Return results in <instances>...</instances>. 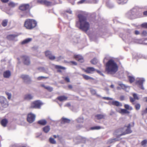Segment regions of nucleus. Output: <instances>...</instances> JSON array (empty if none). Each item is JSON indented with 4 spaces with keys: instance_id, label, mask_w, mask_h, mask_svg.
Returning a JSON list of instances; mask_svg holds the SVG:
<instances>
[{
    "instance_id": "obj_1",
    "label": "nucleus",
    "mask_w": 147,
    "mask_h": 147,
    "mask_svg": "<svg viewBox=\"0 0 147 147\" xmlns=\"http://www.w3.org/2000/svg\"><path fill=\"white\" fill-rule=\"evenodd\" d=\"M78 21L76 22V26L82 31L86 32L89 30L90 24L87 21V16L85 14H79L78 15Z\"/></svg>"
},
{
    "instance_id": "obj_2",
    "label": "nucleus",
    "mask_w": 147,
    "mask_h": 147,
    "mask_svg": "<svg viewBox=\"0 0 147 147\" xmlns=\"http://www.w3.org/2000/svg\"><path fill=\"white\" fill-rule=\"evenodd\" d=\"M118 68L116 62L112 59L109 60L105 64V71L108 74H114L117 71Z\"/></svg>"
},
{
    "instance_id": "obj_3",
    "label": "nucleus",
    "mask_w": 147,
    "mask_h": 147,
    "mask_svg": "<svg viewBox=\"0 0 147 147\" xmlns=\"http://www.w3.org/2000/svg\"><path fill=\"white\" fill-rule=\"evenodd\" d=\"M37 22L34 20L27 19L24 23V26L26 29L32 30L35 28L37 25Z\"/></svg>"
},
{
    "instance_id": "obj_4",
    "label": "nucleus",
    "mask_w": 147,
    "mask_h": 147,
    "mask_svg": "<svg viewBox=\"0 0 147 147\" xmlns=\"http://www.w3.org/2000/svg\"><path fill=\"white\" fill-rule=\"evenodd\" d=\"M42 104L43 103L40 100H36L31 103L29 109H40Z\"/></svg>"
},
{
    "instance_id": "obj_5",
    "label": "nucleus",
    "mask_w": 147,
    "mask_h": 147,
    "mask_svg": "<svg viewBox=\"0 0 147 147\" xmlns=\"http://www.w3.org/2000/svg\"><path fill=\"white\" fill-rule=\"evenodd\" d=\"M83 70L86 73L88 74H92L96 71L97 73L101 75H103L101 72L98 70H96L95 68L92 67H87L86 69H83Z\"/></svg>"
},
{
    "instance_id": "obj_6",
    "label": "nucleus",
    "mask_w": 147,
    "mask_h": 147,
    "mask_svg": "<svg viewBox=\"0 0 147 147\" xmlns=\"http://www.w3.org/2000/svg\"><path fill=\"white\" fill-rule=\"evenodd\" d=\"M20 78L22 79L24 82L26 84H30L31 82V79L28 75L22 74L20 76Z\"/></svg>"
},
{
    "instance_id": "obj_7",
    "label": "nucleus",
    "mask_w": 147,
    "mask_h": 147,
    "mask_svg": "<svg viewBox=\"0 0 147 147\" xmlns=\"http://www.w3.org/2000/svg\"><path fill=\"white\" fill-rule=\"evenodd\" d=\"M0 103L1 106L3 107L6 108L8 106L7 100L5 97L3 96H0Z\"/></svg>"
},
{
    "instance_id": "obj_8",
    "label": "nucleus",
    "mask_w": 147,
    "mask_h": 147,
    "mask_svg": "<svg viewBox=\"0 0 147 147\" xmlns=\"http://www.w3.org/2000/svg\"><path fill=\"white\" fill-rule=\"evenodd\" d=\"M145 81L144 78H141L137 79L135 82V84L137 85L138 87L142 90H144V88L143 86V82Z\"/></svg>"
},
{
    "instance_id": "obj_9",
    "label": "nucleus",
    "mask_w": 147,
    "mask_h": 147,
    "mask_svg": "<svg viewBox=\"0 0 147 147\" xmlns=\"http://www.w3.org/2000/svg\"><path fill=\"white\" fill-rule=\"evenodd\" d=\"M30 8L29 4H22L19 7V9L22 11L30 10Z\"/></svg>"
},
{
    "instance_id": "obj_10",
    "label": "nucleus",
    "mask_w": 147,
    "mask_h": 147,
    "mask_svg": "<svg viewBox=\"0 0 147 147\" xmlns=\"http://www.w3.org/2000/svg\"><path fill=\"white\" fill-rule=\"evenodd\" d=\"M35 117V115L30 113L28 114L27 120L30 123H32L34 121Z\"/></svg>"
},
{
    "instance_id": "obj_11",
    "label": "nucleus",
    "mask_w": 147,
    "mask_h": 147,
    "mask_svg": "<svg viewBox=\"0 0 147 147\" xmlns=\"http://www.w3.org/2000/svg\"><path fill=\"white\" fill-rule=\"evenodd\" d=\"M21 58L23 63L25 65H29L30 63V58L29 57L26 55H23L21 56Z\"/></svg>"
},
{
    "instance_id": "obj_12",
    "label": "nucleus",
    "mask_w": 147,
    "mask_h": 147,
    "mask_svg": "<svg viewBox=\"0 0 147 147\" xmlns=\"http://www.w3.org/2000/svg\"><path fill=\"white\" fill-rule=\"evenodd\" d=\"M134 122L132 123V125H131L130 124H129L128 126L125 125L124 127H127V129L125 130V131L124 132V133H123L122 135L131 133L132 132V131L131 129V127L134 126Z\"/></svg>"
},
{
    "instance_id": "obj_13",
    "label": "nucleus",
    "mask_w": 147,
    "mask_h": 147,
    "mask_svg": "<svg viewBox=\"0 0 147 147\" xmlns=\"http://www.w3.org/2000/svg\"><path fill=\"white\" fill-rule=\"evenodd\" d=\"M126 16L129 19H133L135 18V13L134 11H131L127 12L126 14Z\"/></svg>"
},
{
    "instance_id": "obj_14",
    "label": "nucleus",
    "mask_w": 147,
    "mask_h": 147,
    "mask_svg": "<svg viewBox=\"0 0 147 147\" xmlns=\"http://www.w3.org/2000/svg\"><path fill=\"white\" fill-rule=\"evenodd\" d=\"M45 56L51 60H54L55 59V57L53 55L50 51H47L45 52Z\"/></svg>"
},
{
    "instance_id": "obj_15",
    "label": "nucleus",
    "mask_w": 147,
    "mask_h": 147,
    "mask_svg": "<svg viewBox=\"0 0 147 147\" xmlns=\"http://www.w3.org/2000/svg\"><path fill=\"white\" fill-rule=\"evenodd\" d=\"M57 3L55 0H52L51 1L45 0L44 3V5L47 6H51L56 4Z\"/></svg>"
},
{
    "instance_id": "obj_16",
    "label": "nucleus",
    "mask_w": 147,
    "mask_h": 147,
    "mask_svg": "<svg viewBox=\"0 0 147 147\" xmlns=\"http://www.w3.org/2000/svg\"><path fill=\"white\" fill-rule=\"evenodd\" d=\"M74 57L76 60L81 62L82 63L84 62V59L83 57L80 55H74Z\"/></svg>"
},
{
    "instance_id": "obj_17",
    "label": "nucleus",
    "mask_w": 147,
    "mask_h": 147,
    "mask_svg": "<svg viewBox=\"0 0 147 147\" xmlns=\"http://www.w3.org/2000/svg\"><path fill=\"white\" fill-rule=\"evenodd\" d=\"M67 98V97L64 95H62L58 96L57 97V99L60 102H63L66 100Z\"/></svg>"
},
{
    "instance_id": "obj_18",
    "label": "nucleus",
    "mask_w": 147,
    "mask_h": 147,
    "mask_svg": "<svg viewBox=\"0 0 147 147\" xmlns=\"http://www.w3.org/2000/svg\"><path fill=\"white\" fill-rule=\"evenodd\" d=\"M55 67L56 69H57V72L59 73L62 72L61 70V69L65 70L66 69V68L65 67L57 65H55Z\"/></svg>"
},
{
    "instance_id": "obj_19",
    "label": "nucleus",
    "mask_w": 147,
    "mask_h": 147,
    "mask_svg": "<svg viewBox=\"0 0 147 147\" xmlns=\"http://www.w3.org/2000/svg\"><path fill=\"white\" fill-rule=\"evenodd\" d=\"M95 117L97 119L100 120L102 119H104L105 115V114H98L96 115Z\"/></svg>"
},
{
    "instance_id": "obj_20",
    "label": "nucleus",
    "mask_w": 147,
    "mask_h": 147,
    "mask_svg": "<svg viewBox=\"0 0 147 147\" xmlns=\"http://www.w3.org/2000/svg\"><path fill=\"white\" fill-rule=\"evenodd\" d=\"M8 122V120L6 119H4L1 121V124L3 127H6Z\"/></svg>"
},
{
    "instance_id": "obj_21",
    "label": "nucleus",
    "mask_w": 147,
    "mask_h": 147,
    "mask_svg": "<svg viewBox=\"0 0 147 147\" xmlns=\"http://www.w3.org/2000/svg\"><path fill=\"white\" fill-rule=\"evenodd\" d=\"M81 75L83 77V78L85 80H94V79L91 77H90L87 75L84 74H81Z\"/></svg>"
},
{
    "instance_id": "obj_22",
    "label": "nucleus",
    "mask_w": 147,
    "mask_h": 147,
    "mask_svg": "<svg viewBox=\"0 0 147 147\" xmlns=\"http://www.w3.org/2000/svg\"><path fill=\"white\" fill-rule=\"evenodd\" d=\"M33 96L30 94H26L24 96V99L26 100H29L32 99Z\"/></svg>"
},
{
    "instance_id": "obj_23",
    "label": "nucleus",
    "mask_w": 147,
    "mask_h": 147,
    "mask_svg": "<svg viewBox=\"0 0 147 147\" xmlns=\"http://www.w3.org/2000/svg\"><path fill=\"white\" fill-rule=\"evenodd\" d=\"M19 34L17 33H15L14 34L10 35V40H14L18 36Z\"/></svg>"
},
{
    "instance_id": "obj_24",
    "label": "nucleus",
    "mask_w": 147,
    "mask_h": 147,
    "mask_svg": "<svg viewBox=\"0 0 147 147\" xmlns=\"http://www.w3.org/2000/svg\"><path fill=\"white\" fill-rule=\"evenodd\" d=\"M38 123L40 125H44L47 124V121L45 119H42L38 121Z\"/></svg>"
},
{
    "instance_id": "obj_25",
    "label": "nucleus",
    "mask_w": 147,
    "mask_h": 147,
    "mask_svg": "<svg viewBox=\"0 0 147 147\" xmlns=\"http://www.w3.org/2000/svg\"><path fill=\"white\" fill-rule=\"evenodd\" d=\"M32 40V39L31 38H27L24 40L21 43L23 45L27 44L30 42Z\"/></svg>"
},
{
    "instance_id": "obj_26",
    "label": "nucleus",
    "mask_w": 147,
    "mask_h": 147,
    "mask_svg": "<svg viewBox=\"0 0 147 147\" xmlns=\"http://www.w3.org/2000/svg\"><path fill=\"white\" fill-rule=\"evenodd\" d=\"M111 104L112 105L117 107L122 106L121 104L118 101H112Z\"/></svg>"
},
{
    "instance_id": "obj_27",
    "label": "nucleus",
    "mask_w": 147,
    "mask_h": 147,
    "mask_svg": "<svg viewBox=\"0 0 147 147\" xmlns=\"http://www.w3.org/2000/svg\"><path fill=\"white\" fill-rule=\"evenodd\" d=\"M119 113L122 114H129L130 112L128 111L127 109H121Z\"/></svg>"
},
{
    "instance_id": "obj_28",
    "label": "nucleus",
    "mask_w": 147,
    "mask_h": 147,
    "mask_svg": "<svg viewBox=\"0 0 147 147\" xmlns=\"http://www.w3.org/2000/svg\"><path fill=\"white\" fill-rule=\"evenodd\" d=\"M43 131L45 133H47L50 130V126H46L42 128Z\"/></svg>"
},
{
    "instance_id": "obj_29",
    "label": "nucleus",
    "mask_w": 147,
    "mask_h": 147,
    "mask_svg": "<svg viewBox=\"0 0 147 147\" xmlns=\"http://www.w3.org/2000/svg\"><path fill=\"white\" fill-rule=\"evenodd\" d=\"M127 78L130 83H132L135 80V78L133 76H127Z\"/></svg>"
},
{
    "instance_id": "obj_30",
    "label": "nucleus",
    "mask_w": 147,
    "mask_h": 147,
    "mask_svg": "<svg viewBox=\"0 0 147 147\" xmlns=\"http://www.w3.org/2000/svg\"><path fill=\"white\" fill-rule=\"evenodd\" d=\"M3 77L5 78H9V71H4L3 74Z\"/></svg>"
},
{
    "instance_id": "obj_31",
    "label": "nucleus",
    "mask_w": 147,
    "mask_h": 147,
    "mask_svg": "<svg viewBox=\"0 0 147 147\" xmlns=\"http://www.w3.org/2000/svg\"><path fill=\"white\" fill-rule=\"evenodd\" d=\"M62 119V122L63 123H69L70 121V120L69 119L66 118H63Z\"/></svg>"
},
{
    "instance_id": "obj_32",
    "label": "nucleus",
    "mask_w": 147,
    "mask_h": 147,
    "mask_svg": "<svg viewBox=\"0 0 147 147\" xmlns=\"http://www.w3.org/2000/svg\"><path fill=\"white\" fill-rule=\"evenodd\" d=\"M18 5V3H15L12 2H10V8H13Z\"/></svg>"
},
{
    "instance_id": "obj_33",
    "label": "nucleus",
    "mask_w": 147,
    "mask_h": 147,
    "mask_svg": "<svg viewBox=\"0 0 147 147\" xmlns=\"http://www.w3.org/2000/svg\"><path fill=\"white\" fill-rule=\"evenodd\" d=\"M124 107L127 110H131L133 109V108L132 107L130 106L128 104H125L124 105Z\"/></svg>"
},
{
    "instance_id": "obj_34",
    "label": "nucleus",
    "mask_w": 147,
    "mask_h": 147,
    "mask_svg": "<svg viewBox=\"0 0 147 147\" xmlns=\"http://www.w3.org/2000/svg\"><path fill=\"white\" fill-rule=\"evenodd\" d=\"M37 69L40 71L46 73V70L45 68L43 67H40L37 68Z\"/></svg>"
},
{
    "instance_id": "obj_35",
    "label": "nucleus",
    "mask_w": 147,
    "mask_h": 147,
    "mask_svg": "<svg viewBox=\"0 0 147 147\" xmlns=\"http://www.w3.org/2000/svg\"><path fill=\"white\" fill-rule=\"evenodd\" d=\"M7 20H4L3 21L1 24L3 27H5L7 26Z\"/></svg>"
},
{
    "instance_id": "obj_36",
    "label": "nucleus",
    "mask_w": 147,
    "mask_h": 147,
    "mask_svg": "<svg viewBox=\"0 0 147 147\" xmlns=\"http://www.w3.org/2000/svg\"><path fill=\"white\" fill-rule=\"evenodd\" d=\"M91 63L94 65L96 64L98 62L97 59L95 58H93L90 61Z\"/></svg>"
},
{
    "instance_id": "obj_37",
    "label": "nucleus",
    "mask_w": 147,
    "mask_h": 147,
    "mask_svg": "<svg viewBox=\"0 0 147 147\" xmlns=\"http://www.w3.org/2000/svg\"><path fill=\"white\" fill-rule=\"evenodd\" d=\"M140 35L142 36H147V32L145 30H143L141 33Z\"/></svg>"
},
{
    "instance_id": "obj_38",
    "label": "nucleus",
    "mask_w": 147,
    "mask_h": 147,
    "mask_svg": "<svg viewBox=\"0 0 147 147\" xmlns=\"http://www.w3.org/2000/svg\"><path fill=\"white\" fill-rule=\"evenodd\" d=\"M101 128V127L100 126H95L94 127H91L90 128V129L91 130H98L100 129Z\"/></svg>"
},
{
    "instance_id": "obj_39",
    "label": "nucleus",
    "mask_w": 147,
    "mask_h": 147,
    "mask_svg": "<svg viewBox=\"0 0 147 147\" xmlns=\"http://www.w3.org/2000/svg\"><path fill=\"white\" fill-rule=\"evenodd\" d=\"M76 121L78 123H83L84 122V118H79L76 119Z\"/></svg>"
},
{
    "instance_id": "obj_40",
    "label": "nucleus",
    "mask_w": 147,
    "mask_h": 147,
    "mask_svg": "<svg viewBox=\"0 0 147 147\" xmlns=\"http://www.w3.org/2000/svg\"><path fill=\"white\" fill-rule=\"evenodd\" d=\"M49 141L50 143L52 144H55L56 142L54 139L50 138L49 139Z\"/></svg>"
},
{
    "instance_id": "obj_41",
    "label": "nucleus",
    "mask_w": 147,
    "mask_h": 147,
    "mask_svg": "<svg viewBox=\"0 0 147 147\" xmlns=\"http://www.w3.org/2000/svg\"><path fill=\"white\" fill-rule=\"evenodd\" d=\"M136 109L137 110L140 109V105L139 103H137L135 105V106Z\"/></svg>"
},
{
    "instance_id": "obj_42",
    "label": "nucleus",
    "mask_w": 147,
    "mask_h": 147,
    "mask_svg": "<svg viewBox=\"0 0 147 147\" xmlns=\"http://www.w3.org/2000/svg\"><path fill=\"white\" fill-rule=\"evenodd\" d=\"M142 27L147 29V23H144L141 25Z\"/></svg>"
},
{
    "instance_id": "obj_43",
    "label": "nucleus",
    "mask_w": 147,
    "mask_h": 147,
    "mask_svg": "<svg viewBox=\"0 0 147 147\" xmlns=\"http://www.w3.org/2000/svg\"><path fill=\"white\" fill-rule=\"evenodd\" d=\"M48 78V77H45L43 76L38 77L37 78V79L38 80H40L43 79H47Z\"/></svg>"
},
{
    "instance_id": "obj_44",
    "label": "nucleus",
    "mask_w": 147,
    "mask_h": 147,
    "mask_svg": "<svg viewBox=\"0 0 147 147\" xmlns=\"http://www.w3.org/2000/svg\"><path fill=\"white\" fill-rule=\"evenodd\" d=\"M146 113H147V108H146L144 110L142 111V115L143 116Z\"/></svg>"
},
{
    "instance_id": "obj_45",
    "label": "nucleus",
    "mask_w": 147,
    "mask_h": 147,
    "mask_svg": "<svg viewBox=\"0 0 147 147\" xmlns=\"http://www.w3.org/2000/svg\"><path fill=\"white\" fill-rule=\"evenodd\" d=\"M46 89L50 92H51L53 90V88L50 86H47Z\"/></svg>"
},
{
    "instance_id": "obj_46",
    "label": "nucleus",
    "mask_w": 147,
    "mask_h": 147,
    "mask_svg": "<svg viewBox=\"0 0 147 147\" xmlns=\"http://www.w3.org/2000/svg\"><path fill=\"white\" fill-rule=\"evenodd\" d=\"M90 92L92 95H94L96 94V90L93 89H91L90 90Z\"/></svg>"
},
{
    "instance_id": "obj_47",
    "label": "nucleus",
    "mask_w": 147,
    "mask_h": 147,
    "mask_svg": "<svg viewBox=\"0 0 147 147\" xmlns=\"http://www.w3.org/2000/svg\"><path fill=\"white\" fill-rule=\"evenodd\" d=\"M63 78L64 79V80L67 82H70V79L69 77L68 76L65 77H63Z\"/></svg>"
},
{
    "instance_id": "obj_48",
    "label": "nucleus",
    "mask_w": 147,
    "mask_h": 147,
    "mask_svg": "<svg viewBox=\"0 0 147 147\" xmlns=\"http://www.w3.org/2000/svg\"><path fill=\"white\" fill-rule=\"evenodd\" d=\"M147 143V140H144L142 141L141 142V144L143 146L146 144Z\"/></svg>"
},
{
    "instance_id": "obj_49",
    "label": "nucleus",
    "mask_w": 147,
    "mask_h": 147,
    "mask_svg": "<svg viewBox=\"0 0 147 147\" xmlns=\"http://www.w3.org/2000/svg\"><path fill=\"white\" fill-rule=\"evenodd\" d=\"M45 0H37V2L40 4L43 5Z\"/></svg>"
},
{
    "instance_id": "obj_50",
    "label": "nucleus",
    "mask_w": 147,
    "mask_h": 147,
    "mask_svg": "<svg viewBox=\"0 0 147 147\" xmlns=\"http://www.w3.org/2000/svg\"><path fill=\"white\" fill-rule=\"evenodd\" d=\"M119 85L123 89H125L126 88V87L125 85L123 84H119Z\"/></svg>"
},
{
    "instance_id": "obj_51",
    "label": "nucleus",
    "mask_w": 147,
    "mask_h": 147,
    "mask_svg": "<svg viewBox=\"0 0 147 147\" xmlns=\"http://www.w3.org/2000/svg\"><path fill=\"white\" fill-rule=\"evenodd\" d=\"M134 33L136 35H139L140 34H141V33H140V31L137 30H135L134 32Z\"/></svg>"
},
{
    "instance_id": "obj_52",
    "label": "nucleus",
    "mask_w": 147,
    "mask_h": 147,
    "mask_svg": "<svg viewBox=\"0 0 147 147\" xmlns=\"http://www.w3.org/2000/svg\"><path fill=\"white\" fill-rule=\"evenodd\" d=\"M133 96L134 97V98L135 99V100H138L139 98L137 96V95L135 93H134L133 94Z\"/></svg>"
},
{
    "instance_id": "obj_53",
    "label": "nucleus",
    "mask_w": 147,
    "mask_h": 147,
    "mask_svg": "<svg viewBox=\"0 0 147 147\" xmlns=\"http://www.w3.org/2000/svg\"><path fill=\"white\" fill-rule=\"evenodd\" d=\"M77 3L78 4H80L84 3H86V0H81L80 1H78Z\"/></svg>"
},
{
    "instance_id": "obj_54",
    "label": "nucleus",
    "mask_w": 147,
    "mask_h": 147,
    "mask_svg": "<svg viewBox=\"0 0 147 147\" xmlns=\"http://www.w3.org/2000/svg\"><path fill=\"white\" fill-rule=\"evenodd\" d=\"M69 63H71L72 65H77V63L76 62L74 61H70L69 62Z\"/></svg>"
},
{
    "instance_id": "obj_55",
    "label": "nucleus",
    "mask_w": 147,
    "mask_h": 147,
    "mask_svg": "<svg viewBox=\"0 0 147 147\" xmlns=\"http://www.w3.org/2000/svg\"><path fill=\"white\" fill-rule=\"evenodd\" d=\"M130 101L131 102H133L135 101V99L132 97H130L129 98Z\"/></svg>"
},
{
    "instance_id": "obj_56",
    "label": "nucleus",
    "mask_w": 147,
    "mask_h": 147,
    "mask_svg": "<svg viewBox=\"0 0 147 147\" xmlns=\"http://www.w3.org/2000/svg\"><path fill=\"white\" fill-rule=\"evenodd\" d=\"M78 139L80 140H82L85 139V138L84 137H82L80 136L78 137Z\"/></svg>"
},
{
    "instance_id": "obj_57",
    "label": "nucleus",
    "mask_w": 147,
    "mask_h": 147,
    "mask_svg": "<svg viewBox=\"0 0 147 147\" xmlns=\"http://www.w3.org/2000/svg\"><path fill=\"white\" fill-rule=\"evenodd\" d=\"M117 141V140L116 139H112L110 141V143H111L113 142H114Z\"/></svg>"
},
{
    "instance_id": "obj_58",
    "label": "nucleus",
    "mask_w": 147,
    "mask_h": 147,
    "mask_svg": "<svg viewBox=\"0 0 147 147\" xmlns=\"http://www.w3.org/2000/svg\"><path fill=\"white\" fill-rule=\"evenodd\" d=\"M65 12L67 13H68L70 14L72 13V11L70 9L67 10Z\"/></svg>"
},
{
    "instance_id": "obj_59",
    "label": "nucleus",
    "mask_w": 147,
    "mask_h": 147,
    "mask_svg": "<svg viewBox=\"0 0 147 147\" xmlns=\"http://www.w3.org/2000/svg\"><path fill=\"white\" fill-rule=\"evenodd\" d=\"M124 96H121L120 97V100H121V101L123 100H124Z\"/></svg>"
},
{
    "instance_id": "obj_60",
    "label": "nucleus",
    "mask_w": 147,
    "mask_h": 147,
    "mask_svg": "<svg viewBox=\"0 0 147 147\" xmlns=\"http://www.w3.org/2000/svg\"><path fill=\"white\" fill-rule=\"evenodd\" d=\"M103 98L105 99H106L107 100H110L112 99V98L108 97H103Z\"/></svg>"
},
{
    "instance_id": "obj_61",
    "label": "nucleus",
    "mask_w": 147,
    "mask_h": 147,
    "mask_svg": "<svg viewBox=\"0 0 147 147\" xmlns=\"http://www.w3.org/2000/svg\"><path fill=\"white\" fill-rule=\"evenodd\" d=\"M5 94L7 96V98L9 99V93L8 92L6 91L5 92Z\"/></svg>"
},
{
    "instance_id": "obj_62",
    "label": "nucleus",
    "mask_w": 147,
    "mask_h": 147,
    "mask_svg": "<svg viewBox=\"0 0 147 147\" xmlns=\"http://www.w3.org/2000/svg\"><path fill=\"white\" fill-rule=\"evenodd\" d=\"M68 87L70 89H71L73 87L71 85H69L68 86Z\"/></svg>"
},
{
    "instance_id": "obj_63",
    "label": "nucleus",
    "mask_w": 147,
    "mask_h": 147,
    "mask_svg": "<svg viewBox=\"0 0 147 147\" xmlns=\"http://www.w3.org/2000/svg\"><path fill=\"white\" fill-rule=\"evenodd\" d=\"M1 1L3 3H6L9 0H1Z\"/></svg>"
},
{
    "instance_id": "obj_64",
    "label": "nucleus",
    "mask_w": 147,
    "mask_h": 147,
    "mask_svg": "<svg viewBox=\"0 0 147 147\" xmlns=\"http://www.w3.org/2000/svg\"><path fill=\"white\" fill-rule=\"evenodd\" d=\"M143 14L145 16H147V11L144 12Z\"/></svg>"
}]
</instances>
